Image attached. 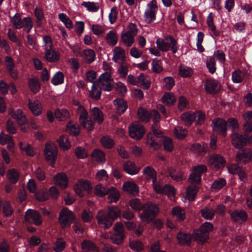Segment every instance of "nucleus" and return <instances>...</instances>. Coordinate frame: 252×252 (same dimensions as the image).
I'll return each instance as SVG.
<instances>
[{"instance_id": "nucleus-1", "label": "nucleus", "mask_w": 252, "mask_h": 252, "mask_svg": "<svg viewBox=\"0 0 252 252\" xmlns=\"http://www.w3.org/2000/svg\"><path fill=\"white\" fill-rule=\"evenodd\" d=\"M123 218L126 220H130L134 217L133 212L129 208H126L123 212L117 206H109L107 212L99 210L97 215V220L100 227L105 229L110 228L116 219Z\"/></svg>"}, {"instance_id": "nucleus-2", "label": "nucleus", "mask_w": 252, "mask_h": 252, "mask_svg": "<svg viewBox=\"0 0 252 252\" xmlns=\"http://www.w3.org/2000/svg\"><path fill=\"white\" fill-rule=\"evenodd\" d=\"M207 171V167L203 164H199L192 168L189 180L193 185L189 186L187 189V195L189 201H193L198 192L199 185L202 181L201 176Z\"/></svg>"}, {"instance_id": "nucleus-3", "label": "nucleus", "mask_w": 252, "mask_h": 252, "mask_svg": "<svg viewBox=\"0 0 252 252\" xmlns=\"http://www.w3.org/2000/svg\"><path fill=\"white\" fill-rule=\"evenodd\" d=\"M142 211L140 215V219L143 222L149 223L156 218L159 212V208L157 204L148 202L144 203Z\"/></svg>"}, {"instance_id": "nucleus-4", "label": "nucleus", "mask_w": 252, "mask_h": 252, "mask_svg": "<svg viewBox=\"0 0 252 252\" xmlns=\"http://www.w3.org/2000/svg\"><path fill=\"white\" fill-rule=\"evenodd\" d=\"M213 229V225L211 222H205L198 229L194 230L193 235L195 240L203 245L209 239V233Z\"/></svg>"}, {"instance_id": "nucleus-5", "label": "nucleus", "mask_w": 252, "mask_h": 252, "mask_svg": "<svg viewBox=\"0 0 252 252\" xmlns=\"http://www.w3.org/2000/svg\"><path fill=\"white\" fill-rule=\"evenodd\" d=\"M165 39L168 40V42H165L161 38L157 39L156 44L158 48L162 52H167L171 48L172 53L175 54L178 49L177 40L172 35L166 36Z\"/></svg>"}, {"instance_id": "nucleus-6", "label": "nucleus", "mask_w": 252, "mask_h": 252, "mask_svg": "<svg viewBox=\"0 0 252 252\" xmlns=\"http://www.w3.org/2000/svg\"><path fill=\"white\" fill-rule=\"evenodd\" d=\"M158 123L154 122L152 126V130L153 135L149 133L147 135V143L149 146L154 150H158L161 146V144L158 142V139L162 137V133L161 131L158 130Z\"/></svg>"}, {"instance_id": "nucleus-7", "label": "nucleus", "mask_w": 252, "mask_h": 252, "mask_svg": "<svg viewBox=\"0 0 252 252\" xmlns=\"http://www.w3.org/2000/svg\"><path fill=\"white\" fill-rule=\"evenodd\" d=\"M73 189L75 193L79 196L83 197L85 192L91 194L93 191V187L90 181L84 179H80L75 184Z\"/></svg>"}, {"instance_id": "nucleus-8", "label": "nucleus", "mask_w": 252, "mask_h": 252, "mask_svg": "<svg viewBox=\"0 0 252 252\" xmlns=\"http://www.w3.org/2000/svg\"><path fill=\"white\" fill-rule=\"evenodd\" d=\"M158 6L156 0H152L146 5L144 13V18L148 24H151L156 19Z\"/></svg>"}, {"instance_id": "nucleus-9", "label": "nucleus", "mask_w": 252, "mask_h": 252, "mask_svg": "<svg viewBox=\"0 0 252 252\" xmlns=\"http://www.w3.org/2000/svg\"><path fill=\"white\" fill-rule=\"evenodd\" d=\"M252 140L251 136L246 134H239L237 132H234L231 136L232 144L238 149L244 148L247 144L250 143Z\"/></svg>"}, {"instance_id": "nucleus-10", "label": "nucleus", "mask_w": 252, "mask_h": 252, "mask_svg": "<svg viewBox=\"0 0 252 252\" xmlns=\"http://www.w3.org/2000/svg\"><path fill=\"white\" fill-rule=\"evenodd\" d=\"M212 127L215 133L223 137L226 136L228 126L225 120L220 118L214 119L212 122Z\"/></svg>"}, {"instance_id": "nucleus-11", "label": "nucleus", "mask_w": 252, "mask_h": 252, "mask_svg": "<svg viewBox=\"0 0 252 252\" xmlns=\"http://www.w3.org/2000/svg\"><path fill=\"white\" fill-rule=\"evenodd\" d=\"M10 115L20 126L21 130L26 131L29 126L28 121L22 110L18 109L13 110L10 112Z\"/></svg>"}, {"instance_id": "nucleus-12", "label": "nucleus", "mask_w": 252, "mask_h": 252, "mask_svg": "<svg viewBox=\"0 0 252 252\" xmlns=\"http://www.w3.org/2000/svg\"><path fill=\"white\" fill-rule=\"evenodd\" d=\"M111 74L108 72H105L100 75L97 81V86L100 90L110 92L113 89Z\"/></svg>"}, {"instance_id": "nucleus-13", "label": "nucleus", "mask_w": 252, "mask_h": 252, "mask_svg": "<svg viewBox=\"0 0 252 252\" xmlns=\"http://www.w3.org/2000/svg\"><path fill=\"white\" fill-rule=\"evenodd\" d=\"M74 219L73 212L67 208H63L60 212L59 220L63 227H69Z\"/></svg>"}, {"instance_id": "nucleus-14", "label": "nucleus", "mask_w": 252, "mask_h": 252, "mask_svg": "<svg viewBox=\"0 0 252 252\" xmlns=\"http://www.w3.org/2000/svg\"><path fill=\"white\" fill-rule=\"evenodd\" d=\"M25 219L27 222H32L36 225H39L42 223L41 215L32 209H28L25 212Z\"/></svg>"}, {"instance_id": "nucleus-15", "label": "nucleus", "mask_w": 252, "mask_h": 252, "mask_svg": "<svg viewBox=\"0 0 252 252\" xmlns=\"http://www.w3.org/2000/svg\"><path fill=\"white\" fill-rule=\"evenodd\" d=\"M145 132L144 127L141 125L132 124L129 126V136L135 140L140 139Z\"/></svg>"}, {"instance_id": "nucleus-16", "label": "nucleus", "mask_w": 252, "mask_h": 252, "mask_svg": "<svg viewBox=\"0 0 252 252\" xmlns=\"http://www.w3.org/2000/svg\"><path fill=\"white\" fill-rule=\"evenodd\" d=\"M114 233L111 236L114 244L120 245L124 239V229L122 224L117 223L114 226Z\"/></svg>"}, {"instance_id": "nucleus-17", "label": "nucleus", "mask_w": 252, "mask_h": 252, "mask_svg": "<svg viewBox=\"0 0 252 252\" xmlns=\"http://www.w3.org/2000/svg\"><path fill=\"white\" fill-rule=\"evenodd\" d=\"M44 154L46 160L50 162L52 164H54L58 155L56 148L50 144H46Z\"/></svg>"}, {"instance_id": "nucleus-18", "label": "nucleus", "mask_w": 252, "mask_h": 252, "mask_svg": "<svg viewBox=\"0 0 252 252\" xmlns=\"http://www.w3.org/2000/svg\"><path fill=\"white\" fill-rule=\"evenodd\" d=\"M54 181L55 184L63 189L68 187V178L67 175L63 172L56 174L54 177Z\"/></svg>"}, {"instance_id": "nucleus-19", "label": "nucleus", "mask_w": 252, "mask_h": 252, "mask_svg": "<svg viewBox=\"0 0 252 252\" xmlns=\"http://www.w3.org/2000/svg\"><path fill=\"white\" fill-rule=\"evenodd\" d=\"M143 174L145 175V179L147 182L152 180V185L153 188L156 185L157 182V174L156 171L151 166L145 167L143 171Z\"/></svg>"}, {"instance_id": "nucleus-20", "label": "nucleus", "mask_w": 252, "mask_h": 252, "mask_svg": "<svg viewBox=\"0 0 252 252\" xmlns=\"http://www.w3.org/2000/svg\"><path fill=\"white\" fill-rule=\"evenodd\" d=\"M204 89L207 93L210 94H217L220 90L218 82L214 79H207L204 84Z\"/></svg>"}, {"instance_id": "nucleus-21", "label": "nucleus", "mask_w": 252, "mask_h": 252, "mask_svg": "<svg viewBox=\"0 0 252 252\" xmlns=\"http://www.w3.org/2000/svg\"><path fill=\"white\" fill-rule=\"evenodd\" d=\"M5 63L6 69L11 77L14 80H17L18 78V71L15 68V65L12 58L9 56H6Z\"/></svg>"}, {"instance_id": "nucleus-22", "label": "nucleus", "mask_w": 252, "mask_h": 252, "mask_svg": "<svg viewBox=\"0 0 252 252\" xmlns=\"http://www.w3.org/2000/svg\"><path fill=\"white\" fill-rule=\"evenodd\" d=\"M232 220L238 223H242L247 220L248 216L247 212L243 210H235L230 213Z\"/></svg>"}, {"instance_id": "nucleus-23", "label": "nucleus", "mask_w": 252, "mask_h": 252, "mask_svg": "<svg viewBox=\"0 0 252 252\" xmlns=\"http://www.w3.org/2000/svg\"><path fill=\"white\" fill-rule=\"evenodd\" d=\"M209 161L212 166L216 168H221L225 165V160L220 155L214 154L210 156Z\"/></svg>"}, {"instance_id": "nucleus-24", "label": "nucleus", "mask_w": 252, "mask_h": 252, "mask_svg": "<svg viewBox=\"0 0 252 252\" xmlns=\"http://www.w3.org/2000/svg\"><path fill=\"white\" fill-rule=\"evenodd\" d=\"M180 118L184 125L189 127L195 121L196 116L194 112L189 111L182 113Z\"/></svg>"}, {"instance_id": "nucleus-25", "label": "nucleus", "mask_w": 252, "mask_h": 252, "mask_svg": "<svg viewBox=\"0 0 252 252\" xmlns=\"http://www.w3.org/2000/svg\"><path fill=\"white\" fill-rule=\"evenodd\" d=\"M45 59L50 63H55L60 60V54L55 49H45Z\"/></svg>"}, {"instance_id": "nucleus-26", "label": "nucleus", "mask_w": 252, "mask_h": 252, "mask_svg": "<svg viewBox=\"0 0 252 252\" xmlns=\"http://www.w3.org/2000/svg\"><path fill=\"white\" fill-rule=\"evenodd\" d=\"M28 106L30 110L34 115L38 116L41 114V104L38 100L35 99L33 101H32L30 99H29Z\"/></svg>"}, {"instance_id": "nucleus-27", "label": "nucleus", "mask_w": 252, "mask_h": 252, "mask_svg": "<svg viewBox=\"0 0 252 252\" xmlns=\"http://www.w3.org/2000/svg\"><path fill=\"white\" fill-rule=\"evenodd\" d=\"M123 168L126 173L131 175H136L140 170V168L137 167L135 163L129 160L124 162Z\"/></svg>"}, {"instance_id": "nucleus-28", "label": "nucleus", "mask_w": 252, "mask_h": 252, "mask_svg": "<svg viewBox=\"0 0 252 252\" xmlns=\"http://www.w3.org/2000/svg\"><path fill=\"white\" fill-rule=\"evenodd\" d=\"M153 188L154 190L158 193L173 194L175 192V188L167 184L161 186L160 184H157L156 185H155Z\"/></svg>"}, {"instance_id": "nucleus-29", "label": "nucleus", "mask_w": 252, "mask_h": 252, "mask_svg": "<svg viewBox=\"0 0 252 252\" xmlns=\"http://www.w3.org/2000/svg\"><path fill=\"white\" fill-rule=\"evenodd\" d=\"M177 239L180 245L190 246L192 237L190 234L180 231L177 234Z\"/></svg>"}, {"instance_id": "nucleus-30", "label": "nucleus", "mask_w": 252, "mask_h": 252, "mask_svg": "<svg viewBox=\"0 0 252 252\" xmlns=\"http://www.w3.org/2000/svg\"><path fill=\"white\" fill-rule=\"evenodd\" d=\"M172 214L175 220L179 222L184 221L186 217L185 210L179 206L172 208Z\"/></svg>"}, {"instance_id": "nucleus-31", "label": "nucleus", "mask_w": 252, "mask_h": 252, "mask_svg": "<svg viewBox=\"0 0 252 252\" xmlns=\"http://www.w3.org/2000/svg\"><path fill=\"white\" fill-rule=\"evenodd\" d=\"M113 103L116 106L117 113L120 115L124 114L127 108V103L123 98H117L113 101Z\"/></svg>"}, {"instance_id": "nucleus-32", "label": "nucleus", "mask_w": 252, "mask_h": 252, "mask_svg": "<svg viewBox=\"0 0 252 252\" xmlns=\"http://www.w3.org/2000/svg\"><path fill=\"white\" fill-rule=\"evenodd\" d=\"M66 127L69 135L71 136L76 137L78 136L80 133V127L79 125L74 123L72 121L67 123Z\"/></svg>"}, {"instance_id": "nucleus-33", "label": "nucleus", "mask_w": 252, "mask_h": 252, "mask_svg": "<svg viewBox=\"0 0 252 252\" xmlns=\"http://www.w3.org/2000/svg\"><path fill=\"white\" fill-rule=\"evenodd\" d=\"M243 117L245 121L244 129L246 132H252V111L244 113Z\"/></svg>"}, {"instance_id": "nucleus-34", "label": "nucleus", "mask_w": 252, "mask_h": 252, "mask_svg": "<svg viewBox=\"0 0 252 252\" xmlns=\"http://www.w3.org/2000/svg\"><path fill=\"white\" fill-rule=\"evenodd\" d=\"M54 116L59 121H64L69 119L70 114L69 111L66 109H56L54 111Z\"/></svg>"}, {"instance_id": "nucleus-35", "label": "nucleus", "mask_w": 252, "mask_h": 252, "mask_svg": "<svg viewBox=\"0 0 252 252\" xmlns=\"http://www.w3.org/2000/svg\"><path fill=\"white\" fill-rule=\"evenodd\" d=\"M91 157L98 163H104L105 162V154L100 149H94L91 154Z\"/></svg>"}, {"instance_id": "nucleus-36", "label": "nucleus", "mask_w": 252, "mask_h": 252, "mask_svg": "<svg viewBox=\"0 0 252 252\" xmlns=\"http://www.w3.org/2000/svg\"><path fill=\"white\" fill-rule=\"evenodd\" d=\"M123 189L129 193L133 195L138 194L139 188L138 186L133 182H126L123 185Z\"/></svg>"}, {"instance_id": "nucleus-37", "label": "nucleus", "mask_w": 252, "mask_h": 252, "mask_svg": "<svg viewBox=\"0 0 252 252\" xmlns=\"http://www.w3.org/2000/svg\"><path fill=\"white\" fill-rule=\"evenodd\" d=\"M6 177L11 184H15L19 179V173L15 168L10 169L7 171Z\"/></svg>"}, {"instance_id": "nucleus-38", "label": "nucleus", "mask_w": 252, "mask_h": 252, "mask_svg": "<svg viewBox=\"0 0 252 252\" xmlns=\"http://www.w3.org/2000/svg\"><path fill=\"white\" fill-rule=\"evenodd\" d=\"M236 158L239 161H241L244 158L251 159L252 158V150L246 148L239 151L237 153Z\"/></svg>"}, {"instance_id": "nucleus-39", "label": "nucleus", "mask_w": 252, "mask_h": 252, "mask_svg": "<svg viewBox=\"0 0 252 252\" xmlns=\"http://www.w3.org/2000/svg\"><path fill=\"white\" fill-rule=\"evenodd\" d=\"M91 114L95 122L98 124L102 123L104 120L103 114L98 107L93 108L91 111Z\"/></svg>"}, {"instance_id": "nucleus-40", "label": "nucleus", "mask_w": 252, "mask_h": 252, "mask_svg": "<svg viewBox=\"0 0 252 252\" xmlns=\"http://www.w3.org/2000/svg\"><path fill=\"white\" fill-rule=\"evenodd\" d=\"M81 247L83 252H94L96 249L93 242L86 239L81 242Z\"/></svg>"}, {"instance_id": "nucleus-41", "label": "nucleus", "mask_w": 252, "mask_h": 252, "mask_svg": "<svg viewBox=\"0 0 252 252\" xmlns=\"http://www.w3.org/2000/svg\"><path fill=\"white\" fill-rule=\"evenodd\" d=\"M60 148L64 151H67L71 147V143L67 136L62 135L57 140Z\"/></svg>"}, {"instance_id": "nucleus-42", "label": "nucleus", "mask_w": 252, "mask_h": 252, "mask_svg": "<svg viewBox=\"0 0 252 252\" xmlns=\"http://www.w3.org/2000/svg\"><path fill=\"white\" fill-rule=\"evenodd\" d=\"M28 85L31 91L34 94H37L40 90V83L39 80L35 78H30L28 81Z\"/></svg>"}, {"instance_id": "nucleus-43", "label": "nucleus", "mask_w": 252, "mask_h": 252, "mask_svg": "<svg viewBox=\"0 0 252 252\" xmlns=\"http://www.w3.org/2000/svg\"><path fill=\"white\" fill-rule=\"evenodd\" d=\"M162 140L164 150L167 152H171L174 149V145L172 140L168 137H161L158 139L159 142ZM161 144V143H160Z\"/></svg>"}, {"instance_id": "nucleus-44", "label": "nucleus", "mask_w": 252, "mask_h": 252, "mask_svg": "<svg viewBox=\"0 0 252 252\" xmlns=\"http://www.w3.org/2000/svg\"><path fill=\"white\" fill-rule=\"evenodd\" d=\"M66 246V242L62 237H58L53 243V250L55 252H62Z\"/></svg>"}, {"instance_id": "nucleus-45", "label": "nucleus", "mask_w": 252, "mask_h": 252, "mask_svg": "<svg viewBox=\"0 0 252 252\" xmlns=\"http://www.w3.org/2000/svg\"><path fill=\"white\" fill-rule=\"evenodd\" d=\"M136 86L141 87L143 89L147 90L150 87L151 82L145 79V75L143 73H140L136 77Z\"/></svg>"}, {"instance_id": "nucleus-46", "label": "nucleus", "mask_w": 252, "mask_h": 252, "mask_svg": "<svg viewBox=\"0 0 252 252\" xmlns=\"http://www.w3.org/2000/svg\"><path fill=\"white\" fill-rule=\"evenodd\" d=\"M10 21L13 25V27L16 29H20L24 26V19L22 20L20 15L18 13L10 17Z\"/></svg>"}, {"instance_id": "nucleus-47", "label": "nucleus", "mask_w": 252, "mask_h": 252, "mask_svg": "<svg viewBox=\"0 0 252 252\" xmlns=\"http://www.w3.org/2000/svg\"><path fill=\"white\" fill-rule=\"evenodd\" d=\"M191 149L199 156H204L208 152V147L207 144L202 145L200 144L196 143L192 145Z\"/></svg>"}, {"instance_id": "nucleus-48", "label": "nucleus", "mask_w": 252, "mask_h": 252, "mask_svg": "<svg viewBox=\"0 0 252 252\" xmlns=\"http://www.w3.org/2000/svg\"><path fill=\"white\" fill-rule=\"evenodd\" d=\"M161 99L163 103L168 106L173 105L176 101L175 96L170 93L168 92L164 93Z\"/></svg>"}, {"instance_id": "nucleus-49", "label": "nucleus", "mask_w": 252, "mask_h": 252, "mask_svg": "<svg viewBox=\"0 0 252 252\" xmlns=\"http://www.w3.org/2000/svg\"><path fill=\"white\" fill-rule=\"evenodd\" d=\"M200 214L203 218L207 220H211L214 217L215 211L211 208L205 207L201 209Z\"/></svg>"}, {"instance_id": "nucleus-50", "label": "nucleus", "mask_w": 252, "mask_h": 252, "mask_svg": "<svg viewBox=\"0 0 252 252\" xmlns=\"http://www.w3.org/2000/svg\"><path fill=\"white\" fill-rule=\"evenodd\" d=\"M137 116L139 120L144 123H147L150 120V112L143 108L140 107L137 110Z\"/></svg>"}, {"instance_id": "nucleus-51", "label": "nucleus", "mask_w": 252, "mask_h": 252, "mask_svg": "<svg viewBox=\"0 0 252 252\" xmlns=\"http://www.w3.org/2000/svg\"><path fill=\"white\" fill-rule=\"evenodd\" d=\"M84 59L88 63H91L95 59V53L94 51L91 49H87L83 51Z\"/></svg>"}, {"instance_id": "nucleus-52", "label": "nucleus", "mask_w": 252, "mask_h": 252, "mask_svg": "<svg viewBox=\"0 0 252 252\" xmlns=\"http://www.w3.org/2000/svg\"><path fill=\"white\" fill-rule=\"evenodd\" d=\"M76 112L79 115V121L80 123H84V121L88 119V113L87 110L82 105H78Z\"/></svg>"}, {"instance_id": "nucleus-53", "label": "nucleus", "mask_w": 252, "mask_h": 252, "mask_svg": "<svg viewBox=\"0 0 252 252\" xmlns=\"http://www.w3.org/2000/svg\"><path fill=\"white\" fill-rule=\"evenodd\" d=\"M129 205L133 210L136 211L142 210L144 206V204H143L141 200L138 198L130 200Z\"/></svg>"}, {"instance_id": "nucleus-54", "label": "nucleus", "mask_w": 252, "mask_h": 252, "mask_svg": "<svg viewBox=\"0 0 252 252\" xmlns=\"http://www.w3.org/2000/svg\"><path fill=\"white\" fill-rule=\"evenodd\" d=\"M111 190L106 189L101 184L97 185L94 189V193L95 195L98 197H103L108 194Z\"/></svg>"}, {"instance_id": "nucleus-55", "label": "nucleus", "mask_w": 252, "mask_h": 252, "mask_svg": "<svg viewBox=\"0 0 252 252\" xmlns=\"http://www.w3.org/2000/svg\"><path fill=\"white\" fill-rule=\"evenodd\" d=\"M100 142L103 147L109 149H112L115 145L114 140L108 135L102 136L100 139Z\"/></svg>"}, {"instance_id": "nucleus-56", "label": "nucleus", "mask_w": 252, "mask_h": 252, "mask_svg": "<svg viewBox=\"0 0 252 252\" xmlns=\"http://www.w3.org/2000/svg\"><path fill=\"white\" fill-rule=\"evenodd\" d=\"M226 184V182L224 178H219L212 183L211 188L213 190L217 191L223 188Z\"/></svg>"}, {"instance_id": "nucleus-57", "label": "nucleus", "mask_w": 252, "mask_h": 252, "mask_svg": "<svg viewBox=\"0 0 252 252\" xmlns=\"http://www.w3.org/2000/svg\"><path fill=\"white\" fill-rule=\"evenodd\" d=\"M64 78L63 73L59 71L53 75L51 80V82L54 85L57 86L63 83Z\"/></svg>"}, {"instance_id": "nucleus-58", "label": "nucleus", "mask_w": 252, "mask_h": 252, "mask_svg": "<svg viewBox=\"0 0 252 252\" xmlns=\"http://www.w3.org/2000/svg\"><path fill=\"white\" fill-rule=\"evenodd\" d=\"M2 212L5 217L10 218L13 214L14 211L10 203L8 201H5L2 204Z\"/></svg>"}, {"instance_id": "nucleus-59", "label": "nucleus", "mask_w": 252, "mask_h": 252, "mask_svg": "<svg viewBox=\"0 0 252 252\" xmlns=\"http://www.w3.org/2000/svg\"><path fill=\"white\" fill-rule=\"evenodd\" d=\"M107 42L111 46H115L118 42V36L113 31H110L105 37Z\"/></svg>"}, {"instance_id": "nucleus-60", "label": "nucleus", "mask_w": 252, "mask_h": 252, "mask_svg": "<svg viewBox=\"0 0 252 252\" xmlns=\"http://www.w3.org/2000/svg\"><path fill=\"white\" fill-rule=\"evenodd\" d=\"M134 36L126 32H123L121 35V39L124 44L128 47L131 46L134 42Z\"/></svg>"}, {"instance_id": "nucleus-61", "label": "nucleus", "mask_w": 252, "mask_h": 252, "mask_svg": "<svg viewBox=\"0 0 252 252\" xmlns=\"http://www.w3.org/2000/svg\"><path fill=\"white\" fill-rule=\"evenodd\" d=\"M174 132L176 137L180 140L184 139L188 134L187 129L180 126L175 127Z\"/></svg>"}, {"instance_id": "nucleus-62", "label": "nucleus", "mask_w": 252, "mask_h": 252, "mask_svg": "<svg viewBox=\"0 0 252 252\" xmlns=\"http://www.w3.org/2000/svg\"><path fill=\"white\" fill-rule=\"evenodd\" d=\"M244 78V74L240 70L234 71L232 73L231 79L235 83H241Z\"/></svg>"}, {"instance_id": "nucleus-63", "label": "nucleus", "mask_w": 252, "mask_h": 252, "mask_svg": "<svg viewBox=\"0 0 252 252\" xmlns=\"http://www.w3.org/2000/svg\"><path fill=\"white\" fill-rule=\"evenodd\" d=\"M206 67L209 72L211 74H214L216 71V61L212 57H209L206 59Z\"/></svg>"}, {"instance_id": "nucleus-64", "label": "nucleus", "mask_w": 252, "mask_h": 252, "mask_svg": "<svg viewBox=\"0 0 252 252\" xmlns=\"http://www.w3.org/2000/svg\"><path fill=\"white\" fill-rule=\"evenodd\" d=\"M125 58V51L121 48L115 47L114 49L113 61L117 62L119 60H123Z\"/></svg>"}]
</instances>
